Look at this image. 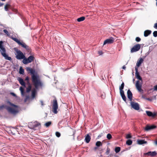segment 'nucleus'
Masks as SVG:
<instances>
[{
  "instance_id": "1",
  "label": "nucleus",
  "mask_w": 157,
  "mask_h": 157,
  "mask_svg": "<svg viewBox=\"0 0 157 157\" xmlns=\"http://www.w3.org/2000/svg\"><path fill=\"white\" fill-rule=\"evenodd\" d=\"M27 71H29L32 75V81L35 88L32 90V97L34 98L36 93V90L42 86V83L41 82L39 75L35 73V71L30 67L27 68Z\"/></svg>"
},
{
  "instance_id": "2",
  "label": "nucleus",
  "mask_w": 157,
  "mask_h": 157,
  "mask_svg": "<svg viewBox=\"0 0 157 157\" xmlns=\"http://www.w3.org/2000/svg\"><path fill=\"white\" fill-rule=\"evenodd\" d=\"M7 103L11 106V107H6V109L9 112L13 115L16 114L18 112V108L17 106L12 104L10 101H8Z\"/></svg>"
},
{
  "instance_id": "3",
  "label": "nucleus",
  "mask_w": 157,
  "mask_h": 157,
  "mask_svg": "<svg viewBox=\"0 0 157 157\" xmlns=\"http://www.w3.org/2000/svg\"><path fill=\"white\" fill-rule=\"evenodd\" d=\"M0 52L5 59L9 60H11V57L8 56L6 53V50L4 46L3 42L2 41H0Z\"/></svg>"
},
{
  "instance_id": "4",
  "label": "nucleus",
  "mask_w": 157,
  "mask_h": 157,
  "mask_svg": "<svg viewBox=\"0 0 157 157\" xmlns=\"http://www.w3.org/2000/svg\"><path fill=\"white\" fill-rule=\"evenodd\" d=\"M40 124L37 121L31 122L29 123L28 127L33 130L39 129L40 127Z\"/></svg>"
},
{
  "instance_id": "5",
  "label": "nucleus",
  "mask_w": 157,
  "mask_h": 157,
  "mask_svg": "<svg viewBox=\"0 0 157 157\" xmlns=\"http://www.w3.org/2000/svg\"><path fill=\"white\" fill-rule=\"evenodd\" d=\"M12 39L13 40L17 43L19 45H21L22 47L25 48L27 51L29 52V51L30 50L29 48L23 42H20L19 40L15 37H12Z\"/></svg>"
},
{
  "instance_id": "6",
  "label": "nucleus",
  "mask_w": 157,
  "mask_h": 157,
  "mask_svg": "<svg viewBox=\"0 0 157 157\" xmlns=\"http://www.w3.org/2000/svg\"><path fill=\"white\" fill-rule=\"evenodd\" d=\"M58 108V103L56 99L55 98L53 101L52 112L55 114H57L58 113L57 110Z\"/></svg>"
},
{
  "instance_id": "7",
  "label": "nucleus",
  "mask_w": 157,
  "mask_h": 157,
  "mask_svg": "<svg viewBox=\"0 0 157 157\" xmlns=\"http://www.w3.org/2000/svg\"><path fill=\"white\" fill-rule=\"evenodd\" d=\"M34 57L32 56H30L27 58L25 57L22 61V62L24 64H26L31 63L34 60Z\"/></svg>"
},
{
  "instance_id": "8",
  "label": "nucleus",
  "mask_w": 157,
  "mask_h": 157,
  "mask_svg": "<svg viewBox=\"0 0 157 157\" xmlns=\"http://www.w3.org/2000/svg\"><path fill=\"white\" fill-rule=\"evenodd\" d=\"M16 58L18 59H24L25 58V56L23 53L20 50H17L16 51Z\"/></svg>"
},
{
  "instance_id": "9",
  "label": "nucleus",
  "mask_w": 157,
  "mask_h": 157,
  "mask_svg": "<svg viewBox=\"0 0 157 157\" xmlns=\"http://www.w3.org/2000/svg\"><path fill=\"white\" fill-rule=\"evenodd\" d=\"M131 105L132 108L136 110H138L140 109L139 105L138 103L131 101Z\"/></svg>"
},
{
  "instance_id": "10",
  "label": "nucleus",
  "mask_w": 157,
  "mask_h": 157,
  "mask_svg": "<svg viewBox=\"0 0 157 157\" xmlns=\"http://www.w3.org/2000/svg\"><path fill=\"white\" fill-rule=\"evenodd\" d=\"M140 48V45L137 44L134 46L131 49V52L132 53L136 52L139 50Z\"/></svg>"
},
{
  "instance_id": "11",
  "label": "nucleus",
  "mask_w": 157,
  "mask_h": 157,
  "mask_svg": "<svg viewBox=\"0 0 157 157\" xmlns=\"http://www.w3.org/2000/svg\"><path fill=\"white\" fill-rule=\"evenodd\" d=\"M140 82L138 80L136 81V86L137 89L138 90L139 92H143V90L141 89L142 87V84L139 83Z\"/></svg>"
},
{
  "instance_id": "12",
  "label": "nucleus",
  "mask_w": 157,
  "mask_h": 157,
  "mask_svg": "<svg viewBox=\"0 0 157 157\" xmlns=\"http://www.w3.org/2000/svg\"><path fill=\"white\" fill-rule=\"evenodd\" d=\"M114 41V40L113 38H111L110 39H108L105 40L103 44V45H105L106 44H110L113 43Z\"/></svg>"
},
{
  "instance_id": "13",
  "label": "nucleus",
  "mask_w": 157,
  "mask_h": 157,
  "mask_svg": "<svg viewBox=\"0 0 157 157\" xmlns=\"http://www.w3.org/2000/svg\"><path fill=\"white\" fill-rule=\"evenodd\" d=\"M135 70L136 71L135 75L136 78L139 80L142 81V79L139 75V73L138 72V69L137 68L135 67Z\"/></svg>"
},
{
  "instance_id": "14",
  "label": "nucleus",
  "mask_w": 157,
  "mask_h": 157,
  "mask_svg": "<svg viewBox=\"0 0 157 157\" xmlns=\"http://www.w3.org/2000/svg\"><path fill=\"white\" fill-rule=\"evenodd\" d=\"M156 128V126L154 125H152L151 126L147 125L145 128V130L146 131H148L149 130H152L155 128Z\"/></svg>"
},
{
  "instance_id": "15",
  "label": "nucleus",
  "mask_w": 157,
  "mask_h": 157,
  "mask_svg": "<svg viewBox=\"0 0 157 157\" xmlns=\"http://www.w3.org/2000/svg\"><path fill=\"white\" fill-rule=\"evenodd\" d=\"M145 155H150L151 156H156L157 155L156 152L154 151H149L147 153H146L145 154Z\"/></svg>"
},
{
  "instance_id": "16",
  "label": "nucleus",
  "mask_w": 157,
  "mask_h": 157,
  "mask_svg": "<svg viewBox=\"0 0 157 157\" xmlns=\"http://www.w3.org/2000/svg\"><path fill=\"white\" fill-rule=\"evenodd\" d=\"M127 94L128 98L129 99L130 101H132V92L129 90H128Z\"/></svg>"
},
{
  "instance_id": "17",
  "label": "nucleus",
  "mask_w": 157,
  "mask_h": 157,
  "mask_svg": "<svg viewBox=\"0 0 157 157\" xmlns=\"http://www.w3.org/2000/svg\"><path fill=\"white\" fill-rule=\"evenodd\" d=\"M17 80L19 81L20 83L23 86H24V88L25 87V84L24 82L23 79L21 78L18 77Z\"/></svg>"
},
{
  "instance_id": "18",
  "label": "nucleus",
  "mask_w": 157,
  "mask_h": 157,
  "mask_svg": "<svg viewBox=\"0 0 157 157\" xmlns=\"http://www.w3.org/2000/svg\"><path fill=\"white\" fill-rule=\"evenodd\" d=\"M146 112L147 115L149 117H154L156 115V113H153L149 111H146Z\"/></svg>"
},
{
  "instance_id": "19",
  "label": "nucleus",
  "mask_w": 157,
  "mask_h": 157,
  "mask_svg": "<svg viewBox=\"0 0 157 157\" xmlns=\"http://www.w3.org/2000/svg\"><path fill=\"white\" fill-rule=\"evenodd\" d=\"M143 61V59L142 58H140L137 61L136 63V66L138 67H140Z\"/></svg>"
},
{
  "instance_id": "20",
  "label": "nucleus",
  "mask_w": 157,
  "mask_h": 157,
  "mask_svg": "<svg viewBox=\"0 0 157 157\" xmlns=\"http://www.w3.org/2000/svg\"><path fill=\"white\" fill-rule=\"evenodd\" d=\"M27 84L28 85V86L26 88V92L27 93H29L31 90L32 86L29 82H28V83Z\"/></svg>"
},
{
  "instance_id": "21",
  "label": "nucleus",
  "mask_w": 157,
  "mask_h": 157,
  "mask_svg": "<svg viewBox=\"0 0 157 157\" xmlns=\"http://www.w3.org/2000/svg\"><path fill=\"white\" fill-rule=\"evenodd\" d=\"M138 144L142 145L144 144H146L147 142L146 141H145L144 140H137Z\"/></svg>"
},
{
  "instance_id": "22",
  "label": "nucleus",
  "mask_w": 157,
  "mask_h": 157,
  "mask_svg": "<svg viewBox=\"0 0 157 157\" xmlns=\"http://www.w3.org/2000/svg\"><path fill=\"white\" fill-rule=\"evenodd\" d=\"M151 31L150 30H146L144 32V36L145 37L148 36L151 33Z\"/></svg>"
},
{
  "instance_id": "23",
  "label": "nucleus",
  "mask_w": 157,
  "mask_h": 157,
  "mask_svg": "<svg viewBox=\"0 0 157 157\" xmlns=\"http://www.w3.org/2000/svg\"><path fill=\"white\" fill-rule=\"evenodd\" d=\"M91 139V138L90 136L87 134L85 138V140L86 141V142L87 143H88L89 142Z\"/></svg>"
},
{
  "instance_id": "24",
  "label": "nucleus",
  "mask_w": 157,
  "mask_h": 157,
  "mask_svg": "<svg viewBox=\"0 0 157 157\" xmlns=\"http://www.w3.org/2000/svg\"><path fill=\"white\" fill-rule=\"evenodd\" d=\"M20 90L21 91V95L23 96H24L25 93L24 91V88L21 86L20 88Z\"/></svg>"
},
{
  "instance_id": "25",
  "label": "nucleus",
  "mask_w": 157,
  "mask_h": 157,
  "mask_svg": "<svg viewBox=\"0 0 157 157\" xmlns=\"http://www.w3.org/2000/svg\"><path fill=\"white\" fill-rule=\"evenodd\" d=\"M102 143L100 141H98L96 143V145L98 147L102 146Z\"/></svg>"
},
{
  "instance_id": "26",
  "label": "nucleus",
  "mask_w": 157,
  "mask_h": 157,
  "mask_svg": "<svg viewBox=\"0 0 157 157\" xmlns=\"http://www.w3.org/2000/svg\"><path fill=\"white\" fill-rule=\"evenodd\" d=\"M85 19L84 17H82L77 19V20L78 22H80L84 21Z\"/></svg>"
},
{
  "instance_id": "27",
  "label": "nucleus",
  "mask_w": 157,
  "mask_h": 157,
  "mask_svg": "<svg viewBox=\"0 0 157 157\" xmlns=\"http://www.w3.org/2000/svg\"><path fill=\"white\" fill-rule=\"evenodd\" d=\"M124 83L123 82L121 84V85L119 87V90L120 91L123 90V89H124Z\"/></svg>"
},
{
  "instance_id": "28",
  "label": "nucleus",
  "mask_w": 157,
  "mask_h": 157,
  "mask_svg": "<svg viewBox=\"0 0 157 157\" xmlns=\"http://www.w3.org/2000/svg\"><path fill=\"white\" fill-rule=\"evenodd\" d=\"M132 142L131 140H128L126 142V144L128 145H130L132 144Z\"/></svg>"
},
{
  "instance_id": "29",
  "label": "nucleus",
  "mask_w": 157,
  "mask_h": 157,
  "mask_svg": "<svg viewBox=\"0 0 157 157\" xmlns=\"http://www.w3.org/2000/svg\"><path fill=\"white\" fill-rule=\"evenodd\" d=\"M19 73L23 75L24 73V70L22 68V67H20L19 69Z\"/></svg>"
},
{
  "instance_id": "30",
  "label": "nucleus",
  "mask_w": 157,
  "mask_h": 157,
  "mask_svg": "<svg viewBox=\"0 0 157 157\" xmlns=\"http://www.w3.org/2000/svg\"><path fill=\"white\" fill-rule=\"evenodd\" d=\"M51 123L52 122L51 121H48L44 125L46 127H48L51 125Z\"/></svg>"
},
{
  "instance_id": "31",
  "label": "nucleus",
  "mask_w": 157,
  "mask_h": 157,
  "mask_svg": "<svg viewBox=\"0 0 157 157\" xmlns=\"http://www.w3.org/2000/svg\"><path fill=\"white\" fill-rule=\"evenodd\" d=\"M120 148L119 147H117L115 148V151L116 153H117L120 151Z\"/></svg>"
},
{
  "instance_id": "32",
  "label": "nucleus",
  "mask_w": 157,
  "mask_h": 157,
  "mask_svg": "<svg viewBox=\"0 0 157 157\" xmlns=\"http://www.w3.org/2000/svg\"><path fill=\"white\" fill-rule=\"evenodd\" d=\"M10 6V5L9 4H7L6 5L5 7V10L7 11L8 10V8H9Z\"/></svg>"
},
{
  "instance_id": "33",
  "label": "nucleus",
  "mask_w": 157,
  "mask_h": 157,
  "mask_svg": "<svg viewBox=\"0 0 157 157\" xmlns=\"http://www.w3.org/2000/svg\"><path fill=\"white\" fill-rule=\"evenodd\" d=\"M112 136L109 133L107 135V138L108 140H110L112 138Z\"/></svg>"
},
{
  "instance_id": "34",
  "label": "nucleus",
  "mask_w": 157,
  "mask_h": 157,
  "mask_svg": "<svg viewBox=\"0 0 157 157\" xmlns=\"http://www.w3.org/2000/svg\"><path fill=\"white\" fill-rule=\"evenodd\" d=\"M3 32L5 33H6L7 35V36H9L10 35V34L9 33L8 31L6 29H4L3 30Z\"/></svg>"
},
{
  "instance_id": "35",
  "label": "nucleus",
  "mask_w": 157,
  "mask_h": 157,
  "mask_svg": "<svg viewBox=\"0 0 157 157\" xmlns=\"http://www.w3.org/2000/svg\"><path fill=\"white\" fill-rule=\"evenodd\" d=\"M56 135L58 137H59L61 135L60 133L59 132H56Z\"/></svg>"
},
{
  "instance_id": "36",
  "label": "nucleus",
  "mask_w": 157,
  "mask_h": 157,
  "mask_svg": "<svg viewBox=\"0 0 157 157\" xmlns=\"http://www.w3.org/2000/svg\"><path fill=\"white\" fill-rule=\"evenodd\" d=\"M153 35L155 37L157 36V31H155L153 32Z\"/></svg>"
},
{
  "instance_id": "37",
  "label": "nucleus",
  "mask_w": 157,
  "mask_h": 157,
  "mask_svg": "<svg viewBox=\"0 0 157 157\" xmlns=\"http://www.w3.org/2000/svg\"><path fill=\"white\" fill-rule=\"evenodd\" d=\"M120 91V95H121V97L125 95L124 94V91L123 90Z\"/></svg>"
},
{
  "instance_id": "38",
  "label": "nucleus",
  "mask_w": 157,
  "mask_h": 157,
  "mask_svg": "<svg viewBox=\"0 0 157 157\" xmlns=\"http://www.w3.org/2000/svg\"><path fill=\"white\" fill-rule=\"evenodd\" d=\"M123 99V100L125 102H126V97L125 96V95L123 96H122L121 97Z\"/></svg>"
},
{
  "instance_id": "39",
  "label": "nucleus",
  "mask_w": 157,
  "mask_h": 157,
  "mask_svg": "<svg viewBox=\"0 0 157 157\" xmlns=\"http://www.w3.org/2000/svg\"><path fill=\"white\" fill-rule=\"evenodd\" d=\"M132 136L130 134H128L126 135V138L127 139L131 138Z\"/></svg>"
},
{
  "instance_id": "40",
  "label": "nucleus",
  "mask_w": 157,
  "mask_h": 157,
  "mask_svg": "<svg viewBox=\"0 0 157 157\" xmlns=\"http://www.w3.org/2000/svg\"><path fill=\"white\" fill-rule=\"evenodd\" d=\"M141 40V39L139 37H136V40L137 42H139V41H140Z\"/></svg>"
},
{
  "instance_id": "41",
  "label": "nucleus",
  "mask_w": 157,
  "mask_h": 157,
  "mask_svg": "<svg viewBox=\"0 0 157 157\" xmlns=\"http://www.w3.org/2000/svg\"><path fill=\"white\" fill-rule=\"evenodd\" d=\"M29 77H28V76H27L25 78V80L27 81V84H28V82H29Z\"/></svg>"
},
{
  "instance_id": "42",
  "label": "nucleus",
  "mask_w": 157,
  "mask_h": 157,
  "mask_svg": "<svg viewBox=\"0 0 157 157\" xmlns=\"http://www.w3.org/2000/svg\"><path fill=\"white\" fill-rule=\"evenodd\" d=\"M110 152V150L109 148H107V150L106 152V153L107 154H109V153Z\"/></svg>"
},
{
  "instance_id": "43",
  "label": "nucleus",
  "mask_w": 157,
  "mask_h": 157,
  "mask_svg": "<svg viewBox=\"0 0 157 157\" xmlns=\"http://www.w3.org/2000/svg\"><path fill=\"white\" fill-rule=\"evenodd\" d=\"M154 90L155 91H157V85H156L154 86Z\"/></svg>"
},
{
  "instance_id": "44",
  "label": "nucleus",
  "mask_w": 157,
  "mask_h": 157,
  "mask_svg": "<svg viewBox=\"0 0 157 157\" xmlns=\"http://www.w3.org/2000/svg\"><path fill=\"white\" fill-rule=\"evenodd\" d=\"M154 27L155 29H157V22L155 23L154 26Z\"/></svg>"
},
{
  "instance_id": "45",
  "label": "nucleus",
  "mask_w": 157,
  "mask_h": 157,
  "mask_svg": "<svg viewBox=\"0 0 157 157\" xmlns=\"http://www.w3.org/2000/svg\"><path fill=\"white\" fill-rule=\"evenodd\" d=\"M10 94L13 95V96L14 97H16V95L14 93L11 92L10 93Z\"/></svg>"
},
{
  "instance_id": "46",
  "label": "nucleus",
  "mask_w": 157,
  "mask_h": 157,
  "mask_svg": "<svg viewBox=\"0 0 157 157\" xmlns=\"http://www.w3.org/2000/svg\"><path fill=\"white\" fill-rule=\"evenodd\" d=\"M98 53L100 55H101L103 53L101 51H99L98 52Z\"/></svg>"
},
{
  "instance_id": "47",
  "label": "nucleus",
  "mask_w": 157,
  "mask_h": 157,
  "mask_svg": "<svg viewBox=\"0 0 157 157\" xmlns=\"http://www.w3.org/2000/svg\"><path fill=\"white\" fill-rule=\"evenodd\" d=\"M40 103H41V105H44L43 101H40Z\"/></svg>"
},
{
  "instance_id": "48",
  "label": "nucleus",
  "mask_w": 157,
  "mask_h": 157,
  "mask_svg": "<svg viewBox=\"0 0 157 157\" xmlns=\"http://www.w3.org/2000/svg\"><path fill=\"white\" fill-rule=\"evenodd\" d=\"M126 67L125 66V65H124L122 67V68L124 70H125L126 69Z\"/></svg>"
},
{
  "instance_id": "49",
  "label": "nucleus",
  "mask_w": 157,
  "mask_h": 157,
  "mask_svg": "<svg viewBox=\"0 0 157 157\" xmlns=\"http://www.w3.org/2000/svg\"><path fill=\"white\" fill-rule=\"evenodd\" d=\"M146 100H148V101H151V99L149 98H145Z\"/></svg>"
},
{
  "instance_id": "50",
  "label": "nucleus",
  "mask_w": 157,
  "mask_h": 157,
  "mask_svg": "<svg viewBox=\"0 0 157 157\" xmlns=\"http://www.w3.org/2000/svg\"><path fill=\"white\" fill-rule=\"evenodd\" d=\"M3 107H4V106L3 105H2L1 106H0V109H2Z\"/></svg>"
},
{
  "instance_id": "51",
  "label": "nucleus",
  "mask_w": 157,
  "mask_h": 157,
  "mask_svg": "<svg viewBox=\"0 0 157 157\" xmlns=\"http://www.w3.org/2000/svg\"><path fill=\"white\" fill-rule=\"evenodd\" d=\"M29 98V96H26V98H25L27 99H28Z\"/></svg>"
},
{
  "instance_id": "52",
  "label": "nucleus",
  "mask_w": 157,
  "mask_h": 157,
  "mask_svg": "<svg viewBox=\"0 0 157 157\" xmlns=\"http://www.w3.org/2000/svg\"><path fill=\"white\" fill-rule=\"evenodd\" d=\"M155 143L156 145H157V141H155Z\"/></svg>"
},
{
  "instance_id": "53",
  "label": "nucleus",
  "mask_w": 157,
  "mask_h": 157,
  "mask_svg": "<svg viewBox=\"0 0 157 157\" xmlns=\"http://www.w3.org/2000/svg\"><path fill=\"white\" fill-rule=\"evenodd\" d=\"M98 149V147H95L94 148V149L95 150H96Z\"/></svg>"
},
{
  "instance_id": "54",
  "label": "nucleus",
  "mask_w": 157,
  "mask_h": 157,
  "mask_svg": "<svg viewBox=\"0 0 157 157\" xmlns=\"http://www.w3.org/2000/svg\"><path fill=\"white\" fill-rule=\"evenodd\" d=\"M3 5V3H0V6H2Z\"/></svg>"
},
{
  "instance_id": "55",
  "label": "nucleus",
  "mask_w": 157,
  "mask_h": 157,
  "mask_svg": "<svg viewBox=\"0 0 157 157\" xmlns=\"http://www.w3.org/2000/svg\"><path fill=\"white\" fill-rule=\"evenodd\" d=\"M27 100V99L25 98V99L24 100V101L25 102H26Z\"/></svg>"
},
{
  "instance_id": "56",
  "label": "nucleus",
  "mask_w": 157,
  "mask_h": 157,
  "mask_svg": "<svg viewBox=\"0 0 157 157\" xmlns=\"http://www.w3.org/2000/svg\"><path fill=\"white\" fill-rule=\"evenodd\" d=\"M1 1H5V0H1Z\"/></svg>"
},
{
  "instance_id": "57",
  "label": "nucleus",
  "mask_w": 157,
  "mask_h": 157,
  "mask_svg": "<svg viewBox=\"0 0 157 157\" xmlns=\"http://www.w3.org/2000/svg\"><path fill=\"white\" fill-rule=\"evenodd\" d=\"M142 98H145L143 96H142Z\"/></svg>"
},
{
  "instance_id": "58",
  "label": "nucleus",
  "mask_w": 157,
  "mask_h": 157,
  "mask_svg": "<svg viewBox=\"0 0 157 157\" xmlns=\"http://www.w3.org/2000/svg\"><path fill=\"white\" fill-rule=\"evenodd\" d=\"M156 5H157V2H156Z\"/></svg>"
}]
</instances>
